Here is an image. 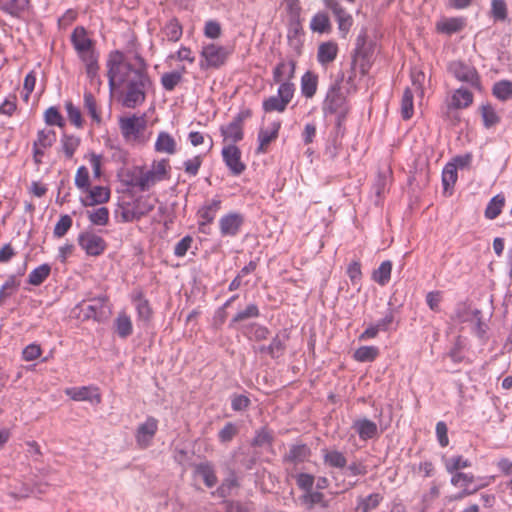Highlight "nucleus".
<instances>
[{
	"label": "nucleus",
	"instance_id": "obj_24",
	"mask_svg": "<svg viewBox=\"0 0 512 512\" xmlns=\"http://www.w3.org/2000/svg\"><path fill=\"white\" fill-rule=\"evenodd\" d=\"M194 474L201 477L208 488L214 487L218 482L214 465L209 461L196 464L194 466Z\"/></svg>",
	"mask_w": 512,
	"mask_h": 512
},
{
	"label": "nucleus",
	"instance_id": "obj_32",
	"mask_svg": "<svg viewBox=\"0 0 512 512\" xmlns=\"http://www.w3.org/2000/svg\"><path fill=\"white\" fill-rule=\"evenodd\" d=\"M280 123H274L271 130L261 129L258 134L259 146L258 153H265L268 145L278 137Z\"/></svg>",
	"mask_w": 512,
	"mask_h": 512
},
{
	"label": "nucleus",
	"instance_id": "obj_6",
	"mask_svg": "<svg viewBox=\"0 0 512 512\" xmlns=\"http://www.w3.org/2000/svg\"><path fill=\"white\" fill-rule=\"evenodd\" d=\"M448 70L457 80L465 82L477 90H481L479 73L472 65L462 61H453L449 64Z\"/></svg>",
	"mask_w": 512,
	"mask_h": 512
},
{
	"label": "nucleus",
	"instance_id": "obj_8",
	"mask_svg": "<svg viewBox=\"0 0 512 512\" xmlns=\"http://www.w3.org/2000/svg\"><path fill=\"white\" fill-rule=\"evenodd\" d=\"M169 161L167 159H161L159 161H153L150 169L142 167V176L144 178V186L149 190L156 183L163 181L169 177Z\"/></svg>",
	"mask_w": 512,
	"mask_h": 512
},
{
	"label": "nucleus",
	"instance_id": "obj_18",
	"mask_svg": "<svg viewBox=\"0 0 512 512\" xmlns=\"http://www.w3.org/2000/svg\"><path fill=\"white\" fill-rule=\"evenodd\" d=\"M345 98L342 95L341 87L338 83L333 84L324 99L323 111L325 114H334L339 112L344 105Z\"/></svg>",
	"mask_w": 512,
	"mask_h": 512
},
{
	"label": "nucleus",
	"instance_id": "obj_42",
	"mask_svg": "<svg viewBox=\"0 0 512 512\" xmlns=\"http://www.w3.org/2000/svg\"><path fill=\"white\" fill-rule=\"evenodd\" d=\"M81 139L75 135L63 134L61 137V147L66 158H73L76 150L79 148Z\"/></svg>",
	"mask_w": 512,
	"mask_h": 512
},
{
	"label": "nucleus",
	"instance_id": "obj_61",
	"mask_svg": "<svg viewBox=\"0 0 512 512\" xmlns=\"http://www.w3.org/2000/svg\"><path fill=\"white\" fill-rule=\"evenodd\" d=\"M238 427L232 423L228 422L224 425V427L218 433V439L221 443H229L233 440V438L238 434Z\"/></svg>",
	"mask_w": 512,
	"mask_h": 512
},
{
	"label": "nucleus",
	"instance_id": "obj_7",
	"mask_svg": "<svg viewBox=\"0 0 512 512\" xmlns=\"http://www.w3.org/2000/svg\"><path fill=\"white\" fill-rule=\"evenodd\" d=\"M71 42L81 60L98 55L95 50L94 41L88 36L86 29L82 26H78L73 30Z\"/></svg>",
	"mask_w": 512,
	"mask_h": 512
},
{
	"label": "nucleus",
	"instance_id": "obj_1",
	"mask_svg": "<svg viewBox=\"0 0 512 512\" xmlns=\"http://www.w3.org/2000/svg\"><path fill=\"white\" fill-rule=\"evenodd\" d=\"M108 84L119 95L121 104L129 109L142 105L152 85L147 64L140 55L133 58L123 52H110L106 61Z\"/></svg>",
	"mask_w": 512,
	"mask_h": 512
},
{
	"label": "nucleus",
	"instance_id": "obj_29",
	"mask_svg": "<svg viewBox=\"0 0 512 512\" xmlns=\"http://www.w3.org/2000/svg\"><path fill=\"white\" fill-rule=\"evenodd\" d=\"M317 86H318V76L311 72L307 71L305 72L301 77V93L302 95L310 99L314 97V95L317 92Z\"/></svg>",
	"mask_w": 512,
	"mask_h": 512
},
{
	"label": "nucleus",
	"instance_id": "obj_53",
	"mask_svg": "<svg viewBox=\"0 0 512 512\" xmlns=\"http://www.w3.org/2000/svg\"><path fill=\"white\" fill-rule=\"evenodd\" d=\"M88 219L94 225L105 226L109 222V210L106 207H100L87 211Z\"/></svg>",
	"mask_w": 512,
	"mask_h": 512
},
{
	"label": "nucleus",
	"instance_id": "obj_23",
	"mask_svg": "<svg viewBox=\"0 0 512 512\" xmlns=\"http://www.w3.org/2000/svg\"><path fill=\"white\" fill-rule=\"evenodd\" d=\"M107 302L108 297L106 295H100L98 297L92 298L90 300V304L86 305L85 308H82L84 317L87 319L100 321L104 315V306Z\"/></svg>",
	"mask_w": 512,
	"mask_h": 512
},
{
	"label": "nucleus",
	"instance_id": "obj_14",
	"mask_svg": "<svg viewBox=\"0 0 512 512\" xmlns=\"http://www.w3.org/2000/svg\"><path fill=\"white\" fill-rule=\"evenodd\" d=\"M78 243L90 256H99L106 249L105 240L101 236L91 232L80 234L78 237Z\"/></svg>",
	"mask_w": 512,
	"mask_h": 512
},
{
	"label": "nucleus",
	"instance_id": "obj_26",
	"mask_svg": "<svg viewBox=\"0 0 512 512\" xmlns=\"http://www.w3.org/2000/svg\"><path fill=\"white\" fill-rule=\"evenodd\" d=\"M474 96L472 92L465 88H459L454 91L451 101L448 104V110L465 109L473 103Z\"/></svg>",
	"mask_w": 512,
	"mask_h": 512
},
{
	"label": "nucleus",
	"instance_id": "obj_30",
	"mask_svg": "<svg viewBox=\"0 0 512 512\" xmlns=\"http://www.w3.org/2000/svg\"><path fill=\"white\" fill-rule=\"evenodd\" d=\"M176 141L167 132H160L155 142V150L159 153L173 155L176 152Z\"/></svg>",
	"mask_w": 512,
	"mask_h": 512
},
{
	"label": "nucleus",
	"instance_id": "obj_49",
	"mask_svg": "<svg viewBox=\"0 0 512 512\" xmlns=\"http://www.w3.org/2000/svg\"><path fill=\"white\" fill-rule=\"evenodd\" d=\"M413 99L414 95L412 90L406 88L401 100V115L404 120H409L414 114Z\"/></svg>",
	"mask_w": 512,
	"mask_h": 512
},
{
	"label": "nucleus",
	"instance_id": "obj_22",
	"mask_svg": "<svg viewBox=\"0 0 512 512\" xmlns=\"http://www.w3.org/2000/svg\"><path fill=\"white\" fill-rule=\"evenodd\" d=\"M338 45L334 41L322 42L318 46L317 60L323 67H327L334 62L338 55Z\"/></svg>",
	"mask_w": 512,
	"mask_h": 512
},
{
	"label": "nucleus",
	"instance_id": "obj_5",
	"mask_svg": "<svg viewBox=\"0 0 512 512\" xmlns=\"http://www.w3.org/2000/svg\"><path fill=\"white\" fill-rule=\"evenodd\" d=\"M154 209L149 199L139 197L131 201H123L119 205L120 216L124 222H133L141 219Z\"/></svg>",
	"mask_w": 512,
	"mask_h": 512
},
{
	"label": "nucleus",
	"instance_id": "obj_9",
	"mask_svg": "<svg viewBox=\"0 0 512 512\" xmlns=\"http://www.w3.org/2000/svg\"><path fill=\"white\" fill-rule=\"evenodd\" d=\"M158 423L155 417L148 416L143 423L138 425L135 431V441L140 449H146L151 446L158 431Z\"/></svg>",
	"mask_w": 512,
	"mask_h": 512
},
{
	"label": "nucleus",
	"instance_id": "obj_34",
	"mask_svg": "<svg viewBox=\"0 0 512 512\" xmlns=\"http://www.w3.org/2000/svg\"><path fill=\"white\" fill-rule=\"evenodd\" d=\"M144 178L142 176V167L135 166L126 173L125 184L129 187L136 188L141 192L148 191L147 187L142 184Z\"/></svg>",
	"mask_w": 512,
	"mask_h": 512
},
{
	"label": "nucleus",
	"instance_id": "obj_10",
	"mask_svg": "<svg viewBox=\"0 0 512 512\" xmlns=\"http://www.w3.org/2000/svg\"><path fill=\"white\" fill-rule=\"evenodd\" d=\"M56 142V133L52 129H41L37 132L36 139L33 142V160L35 164L42 163L45 151L51 148Z\"/></svg>",
	"mask_w": 512,
	"mask_h": 512
},
{
	"label": "nucleus",
	"instance_id": "obj_19",
	"mask_svg": "<svg viewBox=\"0 0 512 512\" xmlns=\"http://www.w3.org/2000/svg\"><path fill=\"white\" fill-rule=\"evenodd\" d=\"M295 69L296 62L294 60L282 59L273 69V82L279 85L293 83L292 79L295 77Z\"/></svg>",
	"mask_w": 512,
	"mask_h": 512
},
{
	"label": "nucleus",
	"instance_id": "obj_47",
	"mask_svg": "<svg viewBox=\"0 0 512 512\" xmlns=\"http://www.w3.org/2000/svg\"><path fill=\"white\" fill-rule=\"evenodd\" d=\"M379 356V349L375 346H361L354 352V359L358 362H372Z\"/></svg>",
	"mask_w": 512,
	"mask_h": 512
},
{
	"label": "nucleus",
	"instance_id": "obj_25",
	"mask_svg": "<svg viewBox=\"0 0 512 512\" xmlns=\"http://www.w3.org/2000/svg\"><path fill=\"white\" fill-rule=\"evenodd\" d=\"M85 192L88 193V195L82 199L84 206L103 204L110 199V190L104 186L89 187V190Z\"/></svg>",
	"mask_w": 512,
	"mask_h": 512
},
{
	"label": "nucleus",
	"instance_id": "obj_4",
	"mask_svg": "<svg viewBox=\"0 0 512 512\" xmlns=\"http://www.w3.org/2000/svg\"><path fill=\"white\" fill-rule=\"evenodd\" d=\"M294 83H284L279 85L277 95L270 96L262 103V108L266 113L279 112L283 113L288 104L294 97Z\"/></svg>",
	"mask_w": 512,
	"mask_h": 512
},
{
	"label": "nucleus",
	"instance_id": "obj_44",
	"mask_svg": "<svg viewBox=\"0 0 512 512\" xmlns=\"http://www.w3.org/2000/svg\"><path fill=\"white\" fill-rule=\"evenodd\" d=\"M480 113L485 128H491L500 122V117L495 108L489 103L481 105Z\"/></svg>",
	"mask_w": 512,
	"mask_h": 512
},
{
	"label": "nucleus",
	"instance_id": "obj_39",
	"mask_svg": "<svg viewBox=\"0 0 512 512\" xmlns=\"http://www.w3.org/2000/svg\"><path fill=\"white\" fill-rule=\"evenodd\" d=\"M392 262L390 260L383 261L380 266L373 271L372 279L381 286H385L391 278Z\"/></svg>",
	"mask_w": 512,
	"mask_h": 512
},
{
	"label": "nucleus",
	"instance_id": "obj_13",
	"mask_svg": "<svg viewBox=\"0 0 512 512\" xmlns=\"http://www.w3.org/2000/svg\"><path fill=\"white\" fill-rule=\"evenodd\" d=\"M484 479H487L488 481L483 482L480 485H478L477 487H475L474 489L470 490V489H468V486L474 482V480H475L474 475L471 473L456 472V473H454V475L451 478V483L454 486H459V487L464 488L463 491L458 496V498H462V497L472 495L475 492H477L478 490L486 487L490 482L494 481L495 477L489 476L486 478H481V480H484Z\"/></svg>",
	"mask_w": 512,
	"mask_h": 512
},
{
	"label": "nucleus",
	"instance_id": "obj_12",
	"mask_svg": "<svg viewBox=\"0 0 512 512\" xmlns=\"http://www.w3.org/2000/svg\"><path fill=\"white\" fill-rule=\"evenodd\" d=\"M222 201L219 198H214L210 201H206L198 210L197 216L199 218L198 221V229L201 233L206 234V227L211 224L217 212L221 209Z\"/></svg>",
	"mask_w": 512,
	"mask_h": 512
},
{
	"label": "nucleus",
	"instance_id": "obj_37",
	"mask_svg": "<svg viewBox=\"0 0 512 512\" xmlns=\"http://www.w3.org/2000/svg\"><path fill=\"white\" fill-rule=\"evenodd\" d=\"M221 134L224 140L239 142L243 139V126L232 120L228 125L221 127Z\"/></svg>",
	"mask_w": 512,
	"mask_h": 512
},
{
	"label": "nucleus",
	"instance_id": "obj_46",
	"mask_svg": "<svg viewBox=\"0 0 512 512\" xmlns=\"http://www.w3.org/2000/svg\"><path fill=\"white\" fill-rule=\"evenodd\" d=\"M116 332L121 338L132 334L133 327L130 317L126 313H119L115 319Z\"/></svg>",
	"mask_w": 512,
	"mask_h": 512
},
{
	"label": "nucleus",
	"instance_id": "obj_20",
	"mask_svg": "<svg viewBox=\"0 0 512 512\" xmlns=\"http://www.w3.org/2000/svg\"><path fill=\"white\" fill-rule=\"evenodd\" d=\"M300 504L308 511L313 510L316 506L327 509L329 501L325 495L318 490H310L299 496Z\"/></svg>",
	"mask_w": 512,
	"mask_h": 512
},
{
	"label": "nucleus",
	"instance_id": "obj_28",
	"mask_svg": "<svg viewBox=\"0 0 512 512\" xmlns=\"http://www.w3.org/2000/svg\"><path fill=\"white\" fill-rule=\"evenodd\" d=\"M132 302L135 304L138 318L142 321H149L152 317L153 311L149 301L144 297L142 291H138L132 296Z\"/></svg>",
	"mask_w": 512,
	"mask_h": 512
},
{
	"label": "nucleus",
	"instance_id": "obj_63",
	"mask_svg": "<svg viewBox=\"0 0 512 512\" xmlns=\"http://www.w3.org/2000/svg\"><path fill=\"white\" fill-rule=\"evenodd\" d=\"M471 463L468 459L463 458L462 456L452 457L445 462L446 470L449 473L457 472L460 469H464L470 467Z\"/></svg>",
	"mask_w": 512,
	"mask_h": 512
},
{
	"label": "nucleus",
	"instance_id": "obj_40",
	"mask_svg": "<svg viewBox=\"0 0 512 512\" xmlns=\"http://www.w3.org/2000/svg\"><path fill=\"white\" fill-rule=\"evenodd\" d=\"M465 22L462 18H448L437 23L436 28L441 33L453 34L464 28Z\"/></svg>",
	"mask_w": 512,
	"mask_h": 512
},
{
	"label": "nucleus",
	"instance_id": "obj_50",
	"mask_svg": "<svg viewBox=\"0 0 512 512\" xmlns=\"http://www.w3.org/2000/svg\"><path fill=\"white\" fill-rule=\"evenodd\" d=\"M457 169L456 164L447 163L442 172V183L444 187V191L447 192L449 189L453 188L457 181Z\"/></svg>",
	"mask_w": 512,
	"mask_h": 512
},
{
	"label": "nucleus",
	"instance_id": "obj_35",
	"mask_svg": "<svg viewBox=\"0 0 512 512\" xmlns=\"http://www.w3.org/2000/svg\"><path fill=\"white\" fill-rule=\"evenodd\" d=\"M383 501L380 493H372L366 497H359L357 500V510L361 512H371L375 510Z\"/></svg>",
	"mask_w": 512,
	"mask_h": 512
},
{
	"label": "nucleus",
	"instance_id": "obj_54",
	"mask_svg": "<svg viewBox=\"0 0 512 512\" xmlns=\"http://www.w3.org/2000/svg\"><path fill=\"white\" fill-rule=\"evenodd\" d=\"M28 0H5L1 9L12 16H19L28 6Z\"/></svg>",
	"mask_w": 512,
	"mask_h": 512
},
{
	"label": "nucleus",
	"instance_id": "obj_2",
	"mask_svg": "<svg viewBox=\"0 0 512 512\" xmlns=\"http://www.w3.org/2000/svg\"><path fill=\"white\" fill-rule=\"evenodd\" d=\"M119 128L124 140L128 143L144 142L143 134L147 128L146 115L136 114L119 118Z\"/></svg>",
	"mask_w": 512,
	"mask_h": 512
},
{
	"label": "nucleus",
	"instance_id": "obj_38",
	"mask_svg": "<svg viewBox=\"0 0 512 512\" xmlns=\"http://www.w3.org/2000/svg\"><path fill=\"white\" fill-rule=\"evenodd\" d=\"M310 29L317 33H327L331 30L330 19L325 12L316 13L310 22Z\"/></svg>",
	"mask_w": 512,
	"mask_h": 512
},
{
	"label": "nucleus",
	"instance_id": "obj_48",
	"mask_svg": "<svg viewBox=\"0 0 512 512\" xmlns=\"http://www.w3.org/2000/svg\"><path fill=\"white\" fill-rule=\"evenodd\" d=\"M99 55L90 56L86 59H82L85 64L87 77L90 79L91 83L96 82L97 85L101 84L99 78V64H98Z\"/></svg>",
	"mask_w": 512,
	"mask_h": 512
},
{
	"label": "nucleus",
	"instance_id": "obj_43",
	"mask_svg": "<svg viewBox=\"0 0 512 512\" xmlns=\"http://www.w3.org/2000/svg\"><path fill=\"white\" fill-rule=\"evenodd\" d=\"M492 94L501 101L512 99V82L509 80L496 82L493 85Z\"/></svg>",
	"mask_w": 512,
	"mask_h": 512
},
{
	"label": "nucleus",
	"instance_id": "obj_45",
	"mask_svg": "<svg viewBox=\"0 0 512 512\" xmlns=\"http://www.w3.org/2000/svg\"><path fill=\"white\" fill-rule=\"evenodd\" d=\"M50 272L51 267L48 264H42L30 272L27 282L39 286L48 278Z\"/></svg>",
	"mask_w": 512,
	"mask_h": 512
},
{
	"label": "nucleus",
	"instance_id": "obj_33",
	"mask_svg": "<svg viewBox=\"0 0 512 512\" xmlns=\"http://www.w3.org/2000/svg\"><path fill=\"white\" fill-rule=\"evenodd\" d=\"M323 461L332 468L343 469L347 465V458L338 450H323Z\"/></svg>",
	"mask_w": 512,
	"mask_h": 512
},
{
	"label": "nucleus",
	"instance_id": "obj_41",
	"mask_svg": "<svg viewBox=\"0 0 512 512\" xmlns=\"http://www.w3.org/2000/svg\"><path fill=\"white\" fill-rule=\"evenodd\" d=\"M20 281L15 275H10L0 288V306H3L10 296L19 288Z\"/></svg>",
	"mask_w": 512,
	"mask_h": 512
},
{
	"label": "nucleus",
	"instance_id": "obj_3",
	"mask_svg": "<svg viewBox=\"0 0 512 512\" xmlns=\"http://www.w3.org/2000/svg\"><path fill=\"white\" fill-rule=\"evenodd\" d=\"M231 54L232 49L228 47L214 43L207 44L202 47L199 66L202 70L218 69L226 63Z\"/></svg>",
	"mask_w": 512,
	"mask_h": 512
},
{
	"label": "nucleus",
	"instance_id": "obj_58",
	"mask_svg": "<svg viewBox=\"0 0 512 512\" xmlns=\"http://www.w3.org/2000/svg\"><path fill=\"white\" fill-rule=\"evenodd\" d=\"M248 332L245 335L249 339H253L255 341H262L268 338L270 331L267 327L253 323L247 327Z\"/></svg>",
	"mask_w": 512,
	"mask_h": 512
},
{
	"label": "nucleus",
	"instance_id": "obj_31",
	"mask_svg": "<svg viewBox=\"0 0 512 512\" xmlns=\"http://www.w3.org/2000/svg\"><path fill=\"white\" fill-rule=\"evenodd\" d=\"M289 336L287 333H278L273 337L271 343L267 345L268 355L276 359L284 355L286 350V342Z\"/></svg>",
	"mask_w": 512,
	"mask_h": 512
},
{
	"label": "nucleus",
	"instance_id": "obj_16",
	"mask_svg": "<svg viewBox=\"0 0 512 512\" xmlns=\"http://www.w3.org/2000/svg\"><path fill=\"white\" fill-rule=\"evenodd\" d=\"M64 392L74 401H89L94 404H100L102 401L101 394L97 387H70L66 388Z\"/></svg>",
	"mask_w": 512,
	"mask_h": 512
},
{
	"label": "nucleus",
	"instance_id": "obj_59",
	"mask_svg": "<svg viewBox=\"0 0 512 512\" xmlns=\"http://www.w3.org/2000/svg\"><path fill=\"white\" fill-rule=\"evenodd\" d=\"M65 109H66L69 121L75 127L82 128L83 127V119H82L80 109L78 107H76L71 101H67L65 103Z\"/></svg>",
	"mask_w": 512,
	"mask_h": 512
},
{
	"label": "nucleus",
	"instance_id": "obj_15",
	"mask_svg": "<svg viewBox=\"0 0 512 512\" xmlns=\"http://www.w3.org/2000/svg\"><path fill=\"white\" fill-rule=\"evenodd\" d=\"M222 157L233 175H240L246 169V165L241 161V151L236 145L225 146L222 149Z\"/></svg>",
	"mask_w": 512,
	"mask_h": 512
},
{
	"label": "nucleus",
	"instance_id": "obj_51",
	"mask_svg": "<svg viewBox=\"0 0 512 512\" xmlns=\"http://www.w3.org/2000/svg\"><path fill=\"white\" fill-rule=\"evenodd\" d=\"M260 315L259 308L256 304H249L244 310L237 312L230 322V327L236 323L243 322L247 319L257 318Z\"/></svg>",
	"mask_w": 512,
	"mask_h": 512
},
{
	"label": "nucleus",
	"instance_id": "obj_27",
	"mask_svg": "<svg viewBox=\"0 0 512 512\" xmlns=\"http://www.w3.org/2000/svg\"><path fill=\"white\" fill-rule=\"evenodd\" d=\"M353 428L358 433L359 438L365 441L374 438L378 432L376 423L366 418L356 420Z\"/></svg>",
	"mask_w": 512,
	"mask_h": 512
},
{
	"label": "nucleus",
	"instance_id": "obj_64",
	"mask_svg": "<svg viewBox=\"0 0 512 512\" xmlns=\"http://www.w3.org/2000/svg\"><path fill=\"white\" fill-rule=\"evenodd\" d=\"M239 486L237 478L232 475L223 480L222 484L217 488L216 494L219 497L225 498L230 495L231 490Z\"/></svg>",
	"mask_w": 512,
	"mask_h": 512
},
{
	"label": "nucleus",
	"instance_id": "obj_60",
	"mask_svg": "<svg viewBox=\"0 0 512 512\" xmlns=\"http://www.w3.org/2000/svg\"><path fill=\"white\" fill-rule=\"evenodd\" d=\"M75 185L83 192L88 191L90 187L89 171L85 166H80L75 175Z\"/></svg>",
	"mask_w": 512,
	"mask_h": 512
},
{
	"label": "nucleus",
	"instance_id": "obj_21",
	"mask_svg": "<svg viewBox=\"0 0 512 512\" xmlns=\"http://www.w3.org/2000/svg\"><path fill=\"white\" fill-rule=\"evenodd\" d=\"M310 457L311 449L306 444H294L283 456V462L298 465L308 461Z\"/></svg>",
	"mask_w": 512,
	"mask_h": 512
},
{
	"label": "nucleus",
	"instance_id": "obj_56",
	"mask_svg": "<svg viewBox=\"0 0 512 512\" xmlns=\"http://www.w3.org/2000/svg\"><path fill=\"white\" fill-rule=\"evenodd\" d=\"M44 121L49 126H58L63 128L65 126V120L59 110L51 106L44 113Z\"/></svg>",
	"mask_w": 512,
	"mask_h": 512
},
{
	"label": "nucleus",
	"instance_id": "obj_36",
	"mask_svg": "<svg viewBox=\"0 0 512 512\" xmlns=\"http://www.w3.org/2000/svg\"><path fill=\"white\" fill-rule=\"evenodd\" d=\"M505 196L503 194H497L487 204L484 215L487 219L493 220L497 218L503 207L505 206Z\"/></svg>",
	"mask_w": 512,
	"mask_h": 512
},
{
	"label": "nucleus",
	"instance_id": "obj_57",
	"mask_svg": "<svg viewBox=\"0 0 512 512\" xmlns=\"http://www.w3.org/2000/svg\"><path fill=\"white\" fill-rule=\"evenodd\" d=\"M182 81V73L179 71L167 72L161 76V84L166 91H173Z\"/></svg>",
	"mask_w": 512,
	"mask_h": 512
},
{
	"label": "nucleus",
	"instance_id": "obj_11",
	"mask_svg": "<svg viewBox=\"0 0 512 512\" xmlns=\"http://www.w3.org/2000/svg\"><path fill=\"white\" fill-rule=\"evenodd\" d=\"M325 6L330 9L338 24V30L342 38H345L349 33L352 25L353 18L338 0H323Z\"/></svg>",
	"mask_w": 512,
	"mask_h": 512
},
{
	"label": "nucleus",
	"instance_id": "obj_17",
	"mask_svg": "<svg viewBox=\"0 0 512 512\" xmlns=\"http://www.w3.org/2000/svg\"><path fill=\"white\" fill-rule=\"evenodd\" d=\"M244 223V217L240 213L231 212L222 216L219 220V228L222 236H236Z\"/></svg>",
	"mask_w": 512,
	"mask_h": 512
},
{
	"label": "nucleus",
	"instance_id": "obj_55",
	"mask_svg": "<svg viewBox=\"0 0 512 512\" xmlns=\"http://www.w3.org/2000/svg\"><path fill=\"white\" fill-rule=\"evenodd\" d=\"M84 108L87 110L94 122L98 124L101 122V115L97 109V102L91 92L86 91L84 93Z\"/></svg>",
	"mask_w": 512,
	"mask_h": 512
},
{
	"label": "nucleus",
	"instance_id": "obj_52",
	"mask_svg": "<svg viewBox=\"0 0 512 512\" xmlns=\"http://www.w3.org/2000/svg\"><path fill=\"white\" fill-rule=\"evenodd\" d=\"M163 34L167 40L177 42L182 36V26L177 19H171L164 26Z\"/></svg>",
	"mask_w": 512,
	"mask_h": 512
},
{
	"label": "nucleus",
	"instance_id": "obj_62",
	"mask_svg": "<svg viewBox=\"0 0 512 512\" xmlns=\"http://www.w3.org/2000/svg\"><path fill=\"white\" fill-rule=\"evenodd\" d=\"M72 223H73V221H72L71 216H69L67 214L62 215L54 227V231H53L54 237H56V238L63 237L69 231V229L72 227Z\"/></svg>",
	"mask_w": 512,
	"mask_h": 512
}]
</instances>
